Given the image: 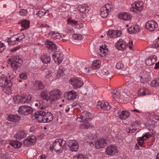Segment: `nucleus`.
I'll list each match as a JSON object with an SVG mask.
<instances>
[{
    "mask_svg": "<svg viewBox=\"0 0 159 159\" xmlns=\"http://www.w3.org/2000/svg\"><path fill=\"white\" fill-rule=\"evenodd\" d=\"M117 113L118 115V117L122 120L126 119L129 117L130 115L129 112L128 111L121 110H119Z\"/></svg>",
    "mask_w": 159,
    "mask_h": 159,
    "instance_id": "21",
    "label": "nucleus"
},
{
    "mask_svg": "<svg viewBox=\"0 0 159 159\" xmlns=\"http://www.w3.org/2000/svg\"><path fill=\"white\" fill-rule=\"evenodd\" d=\"M138 143L140 146L141 147H144V146L143 145V144L144 143V141H142V140H137Z\"/></svg>",
    "mask_w": 159,
    "mask_h": 159,
    "instance_id": "63",
    "label": "nucleus"
},
{
    "mask_svg": "<svg viewBox=\"0 0 159 159\" xmlns=\"http://www.w3.org/2000/svg\"><path fill=\"white\" fill-rule=\"evenodd\" d=\"M38 159H46V157L44 155H42L39 157Z\"/></svg>",
    "mask_w": 159,
    "mask_h": 159,
    "instance_id": "64",
    "label": "nucleus"
},
{
    "mask_svg": "<svg viewBox=\"0 0 159 159\" xmlns=\"http://www.w3.org/2000/svg\"><path fill=\"white\" fill-rule=\"evenodd\" d=\"M70 83L73 86L74 89L80 87L84 84L83 82L78 78H71L70 80Z\"/></svg>",
    "mask_w": 159,
    "mask_h": 159,
    "instance_id": "12",
    "label": "nucleus"
},
{
    "mask_svg": "<svg viewBox=\"0 0 159 159\" xmlns=\"http://www.w3.org/2000/svg\"><path fill=\"white\" fill-rule=\"evenodd\" d=\"M52 72L50 70H48L46 72L45 77L46 78H48L52 76Z\"/></svg>",
    "mask_w": 159,
    "mask_h": 159,
    "instance_id": "56",
    "label": "nucleus"
},
{
    "mask_svg": "<svg viewBox=\"0 0 159 159\" xmlns=\"http://www.w3.org/2000/svg\"><path fill=\"white\" fill-rule=\"evenodd\" d=\"M99 105H98L99 106ZM100 107L102 109L106 111L110 110L111 108V106L109 104V103L105 101H102L100 104Z\"/></svg>",
    "mask_w": 159,
    "mask_h": 159,
    "instance_id": "31",
    "label": "nucleus"
},
{
    "mask_svg": "<svg viewBox=\"0 0 159 159\" xmlns=\"http://www.w3.org/2000/svg\"><path fill=\"white\" fill-rule=\"evenodd\" d=\"M147 114L148 115V118L151 119L153 118L155 119V116H156V115H153L152 113L148 112Z\"/></svg>",
    "mask_w": 159,
    "mask_h": 159,
    "instance_id": "59",
    "label": "nucleus"
},
{
    "mask_svg": "<svg viewBox=\"0 0 159 159\" xmlns=\"http://www.w3.org/2000/svg\"><path fill=\"white\" fill-rule=\"evenodd\" d=\"M44 12V10L43 11H39L37 13V15H38L39 16H42L44 15L43 13Z\"/></svg>",
    "mask_w": 159,
    "mask_h": 159,
    "instance_id": "61",
    "label": "nucleus"
},
{
    "mask_svg": "<svg viewBox=\"0 0 159 159\" xmlns=\"http://www.w3.org/2000/svg\"><path fill=\"white\" fill-rule=\"evenodd\" d=\"M148 74L140 75V82L142 83H146L148 81Z\"/></svg>",
    "mask_w": 159,
    "mask_h": 159,
    "instance_id": "41",
    "label": "nucleus"
},
{
    "mask_svg": "<svg viewBox=\"0 0 159 159\" xmlns=\"http://www.w3.org/2000/svg\"><path fill=\"white\" fill-rule=\"evenodd\" d=\"M48 99L51 102L57 100L61 96L60 91L58 89H54L49 92Z\"/></svg>",
    "mask_w": 159,
    "mask_h": 159,
    "instance_id": "8",
    "label": "nucleus"
},
{
    "mask_svg": "<svg viewBox=\"0 0 159 159\" xmlns=\"http://www.w3.org/2000/svg\"><path fill=\"white\" fill-rule=\"evenodd\" d=\"M51 38L56 41L59 40L61 38V35L59 33L55 32L54 31H51L49 33Z\"/></svg>",
    "mask_w": 159,
    "mask_h": 159,
    "instance_id": "28",
    "label": "nucleus"
},
{
    "mask_svg": "<svg viewBox=\"0 0 159 159\" xmlns=\"http://www.w3.org/2000/svg\"><path fill=\"white\" fill-rule=\"evenodd\" d=\"M68 23L69 24H73L74 25L77 24L76 21H75L74 20L69 19L68 20Z\"/></svg>",
    "mask_w": 159,
    "mask_h": 159,
    "instance_id": "60",
    "label": "nucleus"
},
{
    "mask_svg": "<svg viewBox=\"0 0 159 159\" xmlns=\"http://www.w3.org/2000/svg\"><path fill=\"white\" fill-rule=\"evenodd\" d=\"M66 143L65 141L61 139H56L53 143L52 147H50L51 150L53 149L56 152H61L62 151V147Z\"/></svg>",
    "mask_w": 159,
    "mask_h": 159,
    "instance_id": "5",
    "label": "nucleus"
},
{
    "mask_svg": "<svg viewBox=\"0 0 159 159\" xmlns=\"http://www.w3.org/2000/svg\"><path fill=\"white\" fill-rule=\"evenodd\" d=\"M48 92L47 90H44L42 91L40 93V96L43 99L47 100L48 101Z\"/></svg>",
    "mask_w": 159,
    "mask_h": 159,
    "instance_id": "43",
    "label": "nucleus"
},
{
    "mask_svg": "<svg viewBox=\"0 0 159 159\" xmlns=\"http://www.w3.org/2000/svg\"><path fill=\"white\" fill-rule=\"evenodd\" d=\"M43 103L42 100H36L34 102L33 104L36 108L42 110L38 111L32 114L31 118L33 120H36L39 122H48L53 120V115L50 112H46L43 110Z\"/></svg>",
    "mask_w": 159,
    "mask_h": 159,
    "instance_id": "1",
    "label": "nucleus"
},
{
    "mask_svg": "<svg viewBox=\"0 0 159 159\" xmlns=\"http://www.w3.org/2000/svg\"><path fill=\"white\" fill-rule=\"evenodd\" d=\"M34 84L36 88L39 90H42L45 87V86L43 84V82L40 80H36L34 82Z\"/></svg>",
    "mask_w": 159,
    "mask_h": 159,
    "instance_id": "33",
    "label": "nucleus"
},
{
    "mask_svg": "<svg viewBox=\"0 0 159 159\" xmlns=\"http://www.w3.org/2000/svg\"><path fill=\"white\" fill-rule=\"evenodd\" d=\"M91 113L87 111H84L77 117V120L79 121H88L91 118Z\"/></svg>",
    "mask_w": 159,
    "mask_h": 159,
    "instance_id": "11",
    "label": "nucleus"
},
{
    "mask_svg": "<svg viewBox=\"0 0 159 159\" xmlns=\"http://www.w3.org/2000/svg\"><path fill=\"white\" fill-rule=\"evenodd\" d=\"M111 9V6L108 4L102 7L100 10L101 16L103 18H106L108 16Z\"/></svg>",
    "mask_w": 159,
    "mask_h": 159,
    "instance_id": "17",
    "label": "nucleus"
},
{
    "mask_svg": "<svg viewBox=\"0 0 159 159\" xmlns=\"http://www.w3.org/2000/svg\"><path fill=\"white\" fill-rule=\"evenodd\" d=\"M65 98L69 100H72L75 99L77 97L76 93L74 90L66 92L64 94Z\"/></svg>",
    "mask_w": 159,
    "mask_h": 159,
    "instance_id": "20",
    "label": "nucleus"
},
{
    "mask_svg": "<svg viewBox=\"0 0 159 159\" xmlns=\"http://www.w3.org/2000/svg\"><path fill=\"white\" fill-rule=\"evenodd\" d=\"M106 151L108 155L113 156L116 153H118V150L116 146L111 144L107 147Z\"/></svg>",
    "mask_w": 159,
    "mask_h": 159,
    "instance_id": "15",
    "label": "nucleus"
},
{
    "mask_svg": "<svg viewBox=\"0 0 159 159\" xmlns=\"http://www.w3.org/2000/svg\"><path fill=\"white\" fill-rule=\"evenodd\" d=\"M151 85L153 87H156L159 86V78H157L151 82Z\"/></svg>",
    "mask_w": 159,
    "mask_h": 159,
    "instance_id": "45",
    "label": "nucleus"
},
{
    "mask_svg": "<svg viewBox=\"0 0 159 159\" xmlns=\"http://www.w3.org/2000/svg\"><path fill=\"white\" fill-rule=\"evenodd\" d=\"M10 144L13 146L15 148H19L22 145V143L17 141L12 140L9 143Z\"/></svg>",
    "mask_w": 159,
    "mask_h": 159,
    "instance_id": "36",
    "label": "nucleus"
},
{
    "mask_svg": "<svg viewBox=\"0 0 159 159\" xmlns=\"http://www.w3.org/2000/svg\"><path fill=\"white\" fill-rule=\"evenodd\" d=\"M94 126L93 124L92 123L88 121H86L85 123L82 124L80 126V127L81 129H88L90 128L93 127Z\"/></svg>",
    "mask_w": 159,
    "mask_h": 159,
    "instance_id": "35",
    "label": "nucleus"
},
{
    "mask_svg": "<svg viewBox=\"0 0 159 159\" xmlns=\"http://www.w3.org/2000/svg\"><path fill=\"white\" fill-rule=\"evenodd\" d=\"M21 96H16L14 97L13 100L15 103H21Z\"/></svg>",
    "mask_w": 159,
    "mask_h": 159,
    "instance_id": "46",
    "label": "nucleus"
},
{
    "mask_svg": "<svg viewBox=\"0 0 159 159\" xmlns=\"http://www.w3.org/2000/svg\"><path fill=\"white\" fill-rule=\"evenodd\" d=\"M137 82L133 78H130L127 79L125 84L124 92L128 93L131 91L135 87H136Z\"/></svg>",
    "mask_w": 159,
    "mask_h": 159,
    "instance_id": "6",
    "label": "nucleus"
},
{
    "mask_svg": "<svg viewBox=\"0 0 159 159\" xmlns=\"http://www.w3.org/2000/svg\"><path fill=\"white\" fill-rule=\"evenodd\" d=\"M78 8L80 12L82 13V16L85 17L86 13L89 12L90 8L86 4L80 5L78 7Z\"/></svg>",
    "mask_w": 159,
    "mask_h": 159,
    "instance_id": "19",
    "label": "nucleus"
},
{
    "mask_svg": "<svg viewBox=\"0 0 159 159\" xmlns=\"http://www.w3.org/2000/svg\"><path fill=\"white\" fill-rule=\"evenodd\" d=\"M45 45L46 47L49 50H51L52 51H55L57 49V45L52 41L47 40L45 43Z\"/></svg>",
    "mask_w": 159,
    "mask_h": 159,
    "instance_id": "25",
    "label": "nucleus"
},
{
    "mask_svg": "<svg viewBox=\"0 0 159 159\" xmlns=\"http://www.w3.org/2000/svg\"><path fill=\"white\" fill-rule=\"evenodd\" d=\"M27 13V10L26 9H21L19 11V13L20 15L22 16H26Z\"/></svg>",
    "mask_w": 159,
    "mask_h": 159,
    "instance_id": "50",
    "label": "nucleus"
},
{
    "mask_svg": "<svg viewBox=\"0 0 159 159\" xmlns=\"http://www.w3.org/2000/svg\"><path fill=\"white\" fill-rule=\"evenodd\" d=\"M118 17L122 19L123 20H129L131 19L132 16L129 13L123 12L121 14H119L118 15Z\"/></svg>",
    "mask_w": 159,
    "mask_h": 159,
    "instance_id": "24",
    "label": "nucleus"
},
{
    "mask_svg": "<svg viewBox=\"0 0 159 159\" xmlns=\"http://www.w3.org/2000/svg\"><path fill=\"white\" fill-rule=\"evenodd\" d=\"M20 24L21 27L22 28L20 30L21 31L27 29L29 27L30 22L29 21L27 20H22L20 22Z\"/></svg>",
    "mask_w": 159,
    "mask_h": 159,
    "instance_id": "32",
    "label": "nucleus"
},
{
    "mask_svg": "<svg viewBox=\"0 0 159 159\" xmlns=\"http://www.w3.org/2000/svg\"><path fill=\"white\" fill-rule=\"evenodd\" d=\"M52 57L56 64H61L63 60V55L59 52H54L52 55Z\"/></svg>",
    "mask_w": 159,
    "mask_h": 159,
    "instance_id": "16",
    "label": "nucleus"
},
{
    "mask_svg": "<svg viewBox=\"0 0 159 159\" xmlns=\"http://www.w3.org/2000/svg\"><path fill=\"white\" fill-rule=\"evenodd\" d=\"M143 7V3L141 2L138 1L132 4L130 10L131 11L138 13L142 11Z\"/></svg>",
    "mask_w": 159,
    "mask_h": 159,
    "instance_id": "9",
    "label": "nucleus"
},
{
    "mask_svg": "<svg viewBox=\"0 0 159 159\" xmlns=\"http://www.w3.org/2000/svg\"><path fill=\"white\" fill-rule=\"evenodd\" d=\"M33 109L29 106H22L19 107L18 110V113L21 115H27L32 113Z\"/></svg>",
    "mask_w": 159,
    "mask_h": 159,
    "instance_id": "10",
    "label": "nucleus"
},
{
    "mask_svg": "<svg viewBox=\"0 0 159 159\" xmlns=\"http://www.w3.org/2000/svg\"><path fill=\"white\" fill-rule=\"evenodd\" d=\"M116 66L118 69H121L123 68L124 65L121 62L119 61L116 64Z\"/></svg>",
    "mask_w": 159,
    "mask_h": 159,
    "instance_id": "52",
    "label": "nucleus"
},
{
    "mask_svg": "<svg viewBox=\"0 0 159 159\" xmlns=\"http://www.w3.org/2000/svg\"><path fill=\"white\" fill-rule=\"evenodd\" d=\"M116 30H109L107 32V35L111 38L116 37Z\"/></svg>",
    "mask_w": 159,
    "mask_h": 159,
    "instance_id": "44",
    "label": "nucleus"
},
{
    "mask_svg": "<svg viewBox=\"0 0 159 159\" xmlns=\"http://www.w3.org/2000/svg\"><path fill=\"white\" fill-rule=\"evenodd\" d=\"M148 94L147 89L144 88L140 89L138 92V94L139 96H145Z\"/></svg>",
    "mask_w": 159,
    "mask_h": 159,
    "instance_id": "40",
    "label": "nucleus"
},
{
    "mask_svg": "<svg viewBox=\"0 0 159 159\" xmlns=\"http://www.w3.org/2000/svg\"><path fill=\"white\" fill-rule=\"evenodd\" d=\"M112 70L110 66H106L97 73L98 76H107L110 78L112 76Z\"/></svg>",
    "mask_w": 159,
    "mask_h": 159,
    "instance_id": "7",
    "label": "nucleus"
},
{
    "mask_svg": "<svg viewBox=\"0 0 159 159\" xmlns=\"http://www.w3.org/2000/svg\"><path fill=\"white\" fill-rule=\"evenodd\" d=\"M86 156L84 154H80L74 157L73 159H87Z\"/></svg>",
    "mask_w": 159,
    "mask_h": 159,
    "instance_id": "47",
    "label": "nucleus"
},
{
    "mask_svg": "<svg viewBox=\"0 0 159 159\" xmlns=\"http://www.w3.org/2000/svg\"><path fill=\"white\" fill-rule=\"evenodd\" d=\"M19 36L18 37H16L19 42L24 39L25 38V35L23 33H21L20 34H19Z\"/></svg>",
    "mask_w": 159,
    "mask_h": 159,
    "instance_id": "54",
    "label": "nucleus"
},
{
    "mask_svg": "<svg viewBox=\"0 0 159 159\" xmlns=\"http://www.w3.org/2000/svg\"><path fill=\"white\" fill-rule=\"evenodd\" d=\"M18 42L16 35L9 39L8 40V44L12 45L17 44Z\"/></svg>",
    "mask_w": 159,
    "mask_h": 159,
    "instance_id": "34",
    "label": "nucleus"
},
{
    "mask_svg": "<svg viewBox=\"0 0 159 159\" xmlns=\"http://www.w3.org/2000/svg\"><path fill=\"white\" fill-rule=\"evenodd\" d=\"M100 65L101 62L100 61L95 60L91 65V67L93 69L96 70L100 67Z\"/></svg>",
    "mask_w": 159,
    "mask_h": 159,
    "instance_id": "37",
    "label": "nucleus"
},
{
    "mask_svg": "<svg viewBox=\"0 0 159 159\" xmlns=\"http://www.w3.org/2000/svg\"><path fill=\"white\" fill-rule=\"evenodd\" d=\"M14 77L13 75L5 77L0 76V87L3 88L4 90L9 89L12 85V81Z\"/></svg>",
    "mask_w": 159,
    "mask_h": 159,
    "instance_id": "2",
    "label": "nucleus"
},
{
    "mask_svg": "<svg viewBox=\"0 0 159 159\" xmlns=\"http://www.w3.org/2000/svg\"><path fill=\"white\" fill-rule=\"evenodd\" d=\"M157 60V57L155 56H151L149 57L146 61L147 65L151 66L154 64Z\"/></svg>",
    "mask_w": 159,
    "mask_h": 159,
    "instance_id": "30",
    "label": "nucleus"
},
{
    "mask_svg": "<svg viewBox=\"0 0 159 159\" xmlns=\"http://www.w3.org/2000/svg\"><path fill=\"white\" fill-rule=\"evenodd\" d=\"M140 30V28L137 25H132L127 29V31L129 34L136 33Z\"/></svg>",
    "mask_w": 159,
    "mask_h": 159,
    "instance_id": "27",
    "label": "nucleus"
},
{
    "mask_svg": "<svg viewBox=\"0 0 159 159\" xmlns=\"http://www.w3.org/2000/svg\"><path fill=\"white\" fill-rule=\"evenodd\" d=\"M158 26L157 22L153 20L148 21L145 24L146 28L151 31L157 30Z\"/></svg>",
    "mask_w": 159,
    "mask_h": 159,
    "instance_id": "14",
    "label": "nucleus"
},
{
    "mask_svg": "<svg viewBox=\"0 0 159 159\" xmlns=\"http://www.w3.org/2000/svg\"><path fill=\"white\" fill-rule=\"evenodd\" d=\"M121 34V32L120 30H116V37H120Z\"/></svg>",
    "mask_w": 159,
    "mask_h": 159,
    "instance_id": "62",
    "label": "nucleus"
},
{
    "mask_svg": "<svg viewBox=\"0 0 159 159\" xmlns=\"http://www.w3.org/2000/svg\"><path fill=\"white\" fill-rule=\"evenodd\" d=\"M64 70L63 69L62 67V66L60 67H59V70L57 71V73L58 75H59L60 76L62 74Z\"/></svg>",
    "mask_w": 159,
    "mask_h": 159,
    "instance_id": "57",
    "label": "nucleus"
},
{
    "mask_svg": "<svg viewBox=\"0 0 159 159\" xmlns=\"http://www.w3.org/2000/svg\"><path fill=\"white\" fill-rule=\"evenodd\" d=\"M41 59L43 62L44 63H48L50 61V56L48 55H44L41 57Z\"/></svg>",
    "mask_w": 159,
    "mask_h": 159,
    "instance_id": "39",
    "label": "nucleus"
},
{
    "mask_svg": "<svg viewBox=\"0 0 159 159\" xmlns=\"http://www.w3.org/2000/svg\"><path fill=\"white\" fill-rule=\"evenodd\" d=\"M21 103L25 104L29 103L30 101L32 96L30 94H28L21 96Z\"/></svg>",
    "mask_w": 159,
    "mask_h": 159,
    "instance_id": "29",
    "label": "nucleus"
},
{
    "mask_svg": "<svg viewBox=\"0 0 159 159\" xmlns=\"http://www.w3.org/2000/svg\"><path fill=\"white\" fill-rule=\"evenodd\" d=\"M7 118L8 120L16 123L21 120V117L18 115L10 114L8 116Z\"/></svg>",
    "mask_w": 159,
    "mask_h": 159,
    "instance_id": "22",
    "label": "nucleus"
},
{
    "mask_svg": "<svg viewBox=\"0 0 159 159\" xmlns=\"http://www.w3.org/2000/svg\"><path fill=\"white\" fill-rule=\"evenodd\" d=\"M67 146L70 150L72 152H77L78 151L79 145L77 142L75 140H69L67 142Z\"/></svg>",
    "mask_w": 159,
    "mask_h": 159,
    "instance_id": "13",
    "label": "nucleus"
},
{
    "mask_svg": "<svg viewBox=\"0 0 159 159\" xmlns=\"http://www.w3.org/2000/svg\"><path fill=\"white\" fill-rule=\"evenodd\" d=\"M133 41L130 40L127 43L122 39H120L116 43V46L120 50L124 51L126 49V47H128L130 50H132Z\"/></svg>",
    "mask_w": 159,
    "mask_h": 159,
    "instance_id": "3",
    "label": "nucleus"
},
{
    "mask_svg": "<svg viewBox=\"0 0 159 159\" xmlns=\"http://www.w3.org/2000/svg\"><path fill=\"white\" fill-rule=\"evenodd\" d=\"M107 145V143L105 139L100 138L98 139L95 143V147L98 149L103 148Z\"/></svg>",
    "mask_w": 159,
    "mask_h": 159,
    "instance_id": "23",
    "label": "nucleus"
},
{
    "mask_svg": "<svg viewBox=\"0 0 159 159\" xmlns=\"http://www.w3.org/2000/svg\"><path fill=\"white\" fill-rule=\"evenodd\" d=\"M36 137L34 135L29 136L25 139L23 142V144L26 146H29L34 145L36 142Z\"/></svg>",
    "mask_w": 159,
    "mask_h": 159,
    "instance_id": "18",
    "label": "nucleus"
},
{
    "mask_svg": "<svg viewBox=\"0 0 159 159\" xmlns=\"http://www.w3.org/2000/svg\"><path fill=\"white\" fill-rule=\"evenodd\" d=\"M72 38L73 39L76 40H80L82 39V35L79 34H75L73 35Z\"/></svg>",
    "mask_w": 159,
    "mask_h": 159,
    "instance_id": "48",
    "label": "nucleus"
},
{
    "mask_svg": "<svg viewBox=\"0 0 159 159\" xmlns=\"http://www.w3.org/2000/svg\"><path fill=\"white\" fill-rule=\"evenodd\" d=\"M9 61L11 68L14 69H17L21 65L22 61L20 57L19 56H14L8 60Z\"/></svg>",
    "mask_w": 159,
    "mask_h": 159,
    "instance_id": "4",
    "label": "nucleus"
},
{
    "mask_svg": "<svg viewBox=\"0 0 159 159\" xmlns=\"http://www.w3.org/2000/svg\"><path fill=\"white\" fill-rule=\"evenodd\" d=\"M19 77L20 79L26 80L27 78V75L26 73H22L20 74Z\"/></svg>",
    "mask_w": 159,
    "mask_h": 159,
    "instance_id": "51",
    "label": "nucleus"
},
{
    "mask_svg": "<svg viewBox=\"0 0 159 159\" xmlns=\"http://www.w3.org/2000/svg\"><path fill=\"white\" fill-rule=\"evenodd\" d=\"M100 51L102 52L105 55L107 54V52H108V50L107 48H105V47L103 48H102L100 49Z\"/></svg>",
    "mask_w": 159,
    "mask_h": 159,
    "instance_id": "55",
    "label": "nucleus"
},
{
    "mask_svg": "<svg viewBox=\"0 0 159 159\" xmlns=\"http://www.w3.org/2000/svg\"><path fill=\"white\" fill-rule=\"evenodd\" d=\"M136 129L133 128L132 129H130L129 128L126 129V131L129 133H132L134 132L136 130Z\"/></svg>",
    "mask_w": 159,
    "mask_h": 159,
    "instance_id": "58",
    "label": "nucleus"
},
{
    "mask_svg": "<svg viewBox=\"0 0 159 159\" xmlns=\"http://www.w3.org/2000/svg\"><path fill=\"white\" fill-rule=\"evenodd\" d=\"M112 96L114 99H118L120 96V92L119 89L113 90L111 91Z\"/></svg>",
    "mask_w": 159,
    "mask_h": 159,
    "instance_id": "38",
    "label": "nucleus"
},
{
    "mask_svg": "<svg viewBox=\"0 0 159 159\" xmlns=\"http://www.w3.org/2000/svg\"><path fill=\"white\" fill-rule=\"evenodd\" d=\"M89 68L88 67H85L81 69V72L84 73H88L89 71Z\"/></svg>",
    "mask_w": 159,
    "mask_h": 159,
    "instance_id": "53",
    "label": "nucleus"
},
{
    "mask_svg": "<svg viewBox=\"0 0 159 159\" xmlns=\"http://www.w3.org/2000/svg\"><path fill=\"white\" fill-rule=\"evenodd\" d=\"M6 49V46L4 43L0 41V53L2 52Z\"/></svg>",
    "mask_w": 159,
    "mask_h": 159,
    "instance_id": "49",
    "label": "nucleus"
},
{
    "mask_svg": "<svg viewBox=\"0 0 159 159\" xmlns=\"http://www.w3.org/2000/svg\"><path fill=\"white\" fill-rule=\"evenodd\" d=\"M26 135L27 134L25 131L21 130L18 132L14 136L17 139L21 140L25 137Z\"/></svg>",
    "mask_w": 159,
    "mask_h": 159,
    "instance_id": "26",
    "label": "nucleus"
},
{
    "mask_svg": "<svg viewBox=\"0 0 159 159\" xmlns=\"http://www.w3.org/2000/svg\"><path fill=\"white\" fill-rule=\"evenodd\" d=\"M151 136V135L149 133H146L145 134L141 137L138 138L137 140H140L144 141L146 138H149Z\"/></svg>",
    "mask_w": 159,
    "mask_h": 159,
    "instance_id": "42",
    "label": "nucleus"
}]
</instances>
